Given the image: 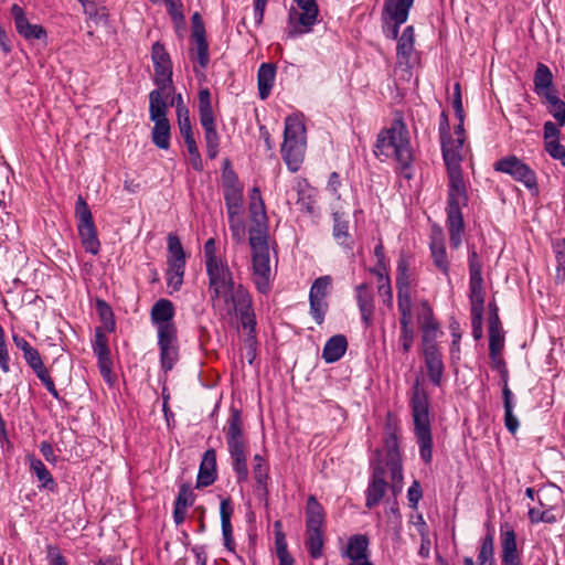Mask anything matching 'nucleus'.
I'll use <instances>...</instances> for the list:
<instances>
[{
  "instance_id": "1",
  "label": "nucleus",
  "mask_w": 565,
  "mask_h": 565,
  "mask_svg": "<svg viewBox=\"0 0 565 565\" xmlns=\"http://www.w3.org/2000/svg\"><path fill=\"white\" fill-rule=\"evenodd\" d=\"M204 262L212 306L222 317H239L244 329L254 331L256 321L247 289L234 280L227 260L216 253L214 238L204 244Z\"/></svg>"
},
{
  "instance_id": "2",
  "label": "nucleus",
  "mask_w": 565,
  "mask_h": 565,
  "mask_svg": "<svg viewBox=\"0 0 565 565\" xmlns=\"http://www.w3.org/2000/svg\"><path fill=\"white\" fill-rule=\"evenodd\" d=\"M374 153L379 158H394L396 171L407 180L413 178L414 153L408 129L402 120H394L377 135Z\"/></svg>"
},
{
  "instance_id": "3",
  "label": "nucleus",
  "mask_w": 565,
  "mask_h": 565,
  "mask_svg": "<svg viewBox=\"0 0 565 565\" xmlns=\"http://www.w3.org/2000/svg\"><path fill=\"white\" fill-rule=\"evenodd\" d=\"M224 431L236 479L238 482H245L248 479L247 440L243 433L241 413L237 409L232 411Z\"/></svg>"
},
{
  "instance_id": "4",
  "label": "nucleus",
  "mask_w": 565,
  "mask_h": 565,
  "mask_svg": "<svg viewBox=\"0 0 565 565\" xmlns=\"http://www.w3.org/2000/svg\"><path fill=\"white\" fill-rule=\"evenodd\" d=\"M306 128L298 116H288L285 120L282 158L291 172H297L306 152Z\"/></svg>"
},
{
  "instance_id": "5",
  "label": "nucleus",
  "mask_w": 565,
  "mask_h": 565,
  "mask_svg": "<svg viewBox=\"0 0 565 565\" xmlns=\"http://www.w3.org/2000/svg\"><path fill=\"white\" fill-rule=\"evenodd\" d=\"M414 428L419 445L420 458L426 462L431 460L433 437L429 419V403L424 391L416 390L412 398Z\"/></svg>"
},
{
  "instance_id": "6",
  "label": "nucleus",
  "mask_w": 565,
  "mask_h": 565,
  "mask_svg": "<svg viewBox=\"0 0 565 565\" xmlns=\"http://www.w3.org/2000/svg\"><path fill=\"white\" fill-rule=\"evenodd\" d=\"M249 245L252 248L253 281L259 292L266 294L269 291L273 281L266 235L262 231L256 234L250 233Z\"/></svg>"
},
{
  "instance_id": "7",
  "label": "nucleus",
  "mask_w": 565,
  "mask_h": 565,
  "mask_svg": "<svg viewBox=\"0 0 565 565\" xmlns=\"http://www.w3.org/2000/svg\"><path fill=\"white\" fill-rule=\"evenodd\" d=\"M384 449L385 459L384 462H380L388 470L392 481V490L394 492L401 491L403 470L399 454L398 427L390 416L385 425Z\"/></svg>"
},
{
  "instance_id": "8",
  "label": "nucleus",
  "mask_w": 565,
  "mask_h": 565,
  "mask_svg": "<svg viewBox=\"0 0 565 565\" xmlns=\"http://www.w3.org/2000/svg\"><path fill=\"white\" fill-rule=\"evenodd\" d=\"M199 115L200 124L204 130L206 154L210 159H215L218 153L220 135L216 131L212 97L207 88L199 90Z\"/></svg>"
},
{
  "instance_id": "9",
  "label": "nucleus",
  "mask_w": 565,
  "mask_h": 565,
  "mask_svg": "<svg viewBox=\"0 0 565 565\" xmlns=\"http://www.w3.org/2000/svg\"><path fill=\"white\" fill-rule=\"evenodd\" d=\"M416 286L409 260L401 256L397 262L396 289L398 309H413V295Z\"/></svg>"
},
{
  "instance_id": "10",
  "label": "nucleus",
  "mask_w": 565,
  "mask_h": 565,
  "mask_svg": "<svg viewBox=\"0 0 565 565\" xmlns=\"http://www.w3.org/2000/svg\"><path fill=\"white\" fill-rule=\"evenodd\" d=\"M494 170L511 175L515 181L523 183L527 189H536L535 172L521 159L509 156L494 163Z\"/></svg>"
},
{
  "instance_id": "11",
  "label": "nucleus",
  "mask_w": 565,
  "mask_h": 565,
  "mask_svg": "<svg viewBox=\"0 0 565 565\" xmlns=\"http://www.w3.org/2000/svg\"><path fill=\"white\" fill-rule=\"evenodd\" d=\"M331 285L332 278L330 276H321L313 281L310 288V313L319 324H321L324 319L328 308L326 298L330 294Z\"/></svg>"
},
{
  "instance_id": "12",
  "label": "nucleus",
  "mask_w": 565,
  "mask_h": 565,
  "mask_svg": "<svg viewBox=\"0 0 565 565\" xmlns=\"http://www.w3.org/2000/svg\"><path fill=\"white\" fill-rule=\"evenodd\" d=\"M151 60L154 68V84L157 86L173 87L172 62L166 47L156 42L151 49Z\"/></svg>"
},
{
  "instance_id": "13",
  "label": "nucleus",
  "mask_w": 565,
  "mask_h": 565,
  "mask_svg": "<svg viewBox=\"0 0 565 565\" xmlns=\"http://www.w3.org/2000/svg\"><path fill=\"white\" fill-rule=\"evenodd\" d=\"M300 12H291L290 21L297 20L301 28L292 25L288 30L289 38H296L300 34L309 32L316 23L318 17V6L315 0H295Z\"/></svg>"
},
{
  "instance_id": "14",
  "label": "nucleus",
  "mask_w": 565,
  "mask_h": 565,
  "mask_svg": "<svg viewBox=\"0 0 565 565\" xmlns=\"http://www.w3.org/2000/svg\"><path fill=\"white\" fill-rule=\"evenodd\" d=\"M418 323L422 329V351L439 350L437 339L443 332L426 302L423 303V312L418 317Z\"/></svg>"
},
{
  "instance_id": "15",
  "label": "nucleus",
  "mask_w": 565,
  "mask_h": 565,
  "mask_svg": "<svg viewBox=\"0 0 565 565\" xmlns=\"http://www.w3.org/2000/svg\"><path fill=\"white\" fill-rule=\"evenodd\" d=\"M93 351L97 356L98 369L103 379L108 383H114L113 375V361L110 359V350L108 347V340L102 328L95 329V337L93 341Z\"/></svg>"
},
{
  "instance_id": "16",
  "label": "nucleus",
  "mask_w": 565,
  "mask_h": 565,
  "mask_svg": "<svg viewBox=\"0 0 565 565\" xmlns=\"http://www.w3.org/2000/svg\"><path fill=\"white\" fill-rule=\"evenodd\" d=\"M174 307L168 299L158 300L151 308V322L157 328V334L177 332L173 322Z\"/></svg>"
},
{
  "instance_id": "17",
  "label": "nucleus",
  "mask_w": 565,
  "mask_h": 565,
  "mask_svg": "<svg viewBox=\"0 0 565 565\" xmlns=\"http://www.w3.org/2000/svg\"><path fill=\"white\" fill-rule=\"evenodd\" d=\"M449 193L448 214H461V206L467 204L468 198L461 170L448 171Z\"/></svg>"
},
{
  "instance_id": "18",
  "label": "nucleus",
  "mask_w": 565,
  "mask_h": 565,
  "mask_svg": "<svg viewBox=\"0 0 565 565\" xmlns=\"http://www.w3.org/2000/svg\"><path fill=\"white\" fill-rule=\"evenodd\" d=\"M369 539L364 534H354L349 537L342 557L351 561L349 565H373L369 561Z\"/></svg>"
},
{
  "instance_id": "19",
  "label": "nucleus",
  "mask_w": 565,
  "mask_h": 565,
  "mask_svg": "<svg viewBox=\"0 0 565 565\" xmlns=\"http://www.w3.org/2000/svg\"><path fill=\"white\" fill-rule=\"evenodd\" d=\"M158 347L160 351L161 369L167 373L171 371L179 361L178 334H158Z\"/></svg>"
},
{
  "instance_id": "20",
  "label": "nucleus",
  "mask_w": 565,
  "mask_h": 565,
  "mask_svg": "<svg viewBox=\"0 0 565 565\" xmlns=\"http://www.w3.org/2000/svg\"><path fill=\"white\" fill-rule=\"evenodd\" d=\"M11 15L14 20L17 32L28 41L46 39V31L40 24H31L23 9L14 3L11 7Z\"/></svg>"
},
{
  "instance_id": "21",
  "label": "nucleus",
  "mask_w": 565,
  "mask_h": 565,
  "mask_svg": "<svg viewBox=\"0 0 565 565\" xmlns=\"http://www.w3.org/2000/svg\"><path fill=\"white\" fill-rule=\"evenodd\" d=\"M173 87L157 86L149 94V116L151 121L164 120L168 113V99L171 97Z\"/></svg>"
},
{
  "instance_id": "22",
  "label": "nucleus",
  "mask_w": 565,
  "mask_h": 565,
  "mask_svg": "<svg viewBox=\"0 0 565 565\" xmlns=\"http://www.w3.org/2000/svg\"><path fill=\"white\" fill-rule=\"evenodd\" d=\"M355 299L365 328L371 327L373 324V315L375 310L372 287L366 282L358 285L355 287Z\"/></svg>"
},
{
  "instance_id": "23",
  "label": "nucleus",
  "mask_w": 565,
  "mask_h": 565,
  "mask_svg": "<svg viewBox=\"0 0 565 565\" xmlns=\"http://www.w3.org/2000/svg\"><path fill=\"white\" fill-rule=\"evenodd\" d=\"M386 472H388L387 468L384 467L381 462H377V465L374 467L372 481L366 492V507L370 509L377 505L384 497L387 486L385 481Z\"/></svg>"
},
{
  "instance_id": "24",
  "label": "nucleus",
  "mask_w": 565,
  "mask_h": 565,
  "mask_svg": "<svg viewBox=\"0 0 565 565\" xmlns=\"http://www.w3.org/2000/svg\"><path fill=\"white\" fill-rule=\"evenodd\" d=\"M463 141V137L456 139L449 137L441 140L443 157L448 171L460 170Z\"/></svg>"
},
{
  "instance_id": "25",
  "label": "nucleus",
  "mask_w": 565,
  "mask_h": 565,
  "mask_svg": "<svg viewBox=\"0 0 565 565\" xmlns=\"http://www.w3.org/2000/svg\"><path fill=\"white\" fill-rule=\"evenodd\" d=\"M306 515V532L324 531V511L313 495L307 500Z\"/></svg>"
},
{
  "instance_id": "26",
  "label": "nucleus",
  "mask_w": 565,
  "mask_h": 565,
  "mask_svg": "<svg viewBox=\"0 0 565 565\" xmlns=\"http://www.w3.org/2000/svg\"><path fill=\"white\" fill-rule=\"evenodd\" d=\"M216 479V452L214 449H207L202 458L199 473L198 487H207Z\"/></svg>"
},
{
  "instance_id": "27",
  "label": "nucleus",
  "mask_w": 565,
  "mask_h": 565,
  "mask_svg": "<svg viewBox=\"0 0 565 565\" xmlns=\"http://www.w3.org/2000/svg\"><path fill=\"white\" fill-rule=\"evenodd\" d=\"M333 217V228L332 235L333 238L338 242L339 245L352 249L353 242L349 234V217L344 212L334 211L332 213Z\"/></svg>"
},
{
  "instance_id": "28",
  "label": "nucleus",
  "mask_w": 565,
  "mask_h": 565,
  "mask_svg": "<svg viewBox=\"0 0 565 565\" xmlns=\"http://www.w3.org/2000/svg\"><path fill=\"white\" fill-rule=\"evenodd\" d=\"M469 299L471 305V319L475 324L481 323L484 310L483 280L469 281Z\"/></svg>"
},
{
  "instance_id": "29",
  "label": "nucleus",
  "mask_w": 565,
  "mask_h": 565,
  "mask_svg": "<svg viewBox=\"0 0 565 565\" xmlns=\"http://www.w3.org/2000/svg\"><path fill=\"white\" fill-rule=\"evenodd\" d=\"M504 345V337L501 331V327L498 320V316L494 315L490 319L489 323V351L490 358L498 364L501 363L500 353Z\"/></svg>"
},
{
  "instance_id": "30",
  "label": "nucleus",
  "mask_w": 565,
  "mask_h": 565,
  "mask_svg": "<svg viewBox=\"0 0 565 565\" xmlns=\"http://www.w3.org/2000/svg\"><path fill=\"white\" fill-rule=\"evenodd\" d=\"M194 47L192 49V58L198 61L202 68H205L210 62L209 44L205 39L203 25L195 26L192 31Z\"/></svg>"
},
{
  "instance_id": "31",
  "label": "nucleus",
  "mask_w": 565,
  "mask_h": 565,
  "mask_svg": "<svg viewBox=\"0 0 565 565\" xmlns=\"http://www.w3.org/2000/svg\"><path fill=\"white\" fill-rule=\"evenodd\" d=\"M348 349V341L343 334L332 335L324 344L322 358L327 363L339 361Z\"/></svg>"
},
{
  "instance_id": "32",
  "label": "nucleus",
  "mask_w": 565,
  "mask_h": 565,
  "mask_svg": "<svg viewBox=\"0 0 565 565\" xmlns=\"http://www.w3.org/2000/svg\"><path fill=\"white\" fill-rule=\"evenodd\" d=\"M233 513V508L231 505V501L228 499H224L220 504V514H221V524H222V534L224 546L230 551L234 552L235 543L232 533V524L231 516Z\"/></svg>"
},
{
  "instance_id": "33",
  "label": "nucleus",
  "mask_w": 565,
  "mask_h": 565,
  "mask_svg": "<svg viewBox=\"0 0 565 565\" xmlns=\"http://www.w3.org/2000/svg\"><path fill=\"white\" fill-rule=\"evenodd\" d=\"M427 374L431 383L436 386L441 384L444 373V362L439 350L423 352Z\"/></svg>"
},
{
  "instance_id": "34",
  "label": "nucleus",
  "mask_w": 565,
  "mask_h": 565,
  "mask_svg": "<svg viewBox=\"0 0 565 565\" xmlns=\"http://www.w3.org/2000/svg\"><path fill=\"white\" fill-rule=\"evenodd\" d=\"M399 311V344L404 353H407L414 341V329L412 328L413 309H398Z\"/></svg>"
},
{
  "instance_id": "35",
  "label": "nucleus",
  "mask_w": 565,
  "mask_h": 565,
  "mask_svg": "<svg viewBox=\"0 0 565 565\" xmlns=\"http://www.w3.org/2000/svg\"><path fill=\"white\" fill-rule=\"evenodd\" d=\"M414 0H385L384 9L396 24H403L408 18Z\"/></svg>"
},
{
  "instance_id": "36",
  "label": "nucleus",
  "mask_w": 565,
  "mask_h": 565,
  "mask_svg": "<svg viewBox=\"0 0 565 565\" xmlns=\"http://www.w3.org/2000/svg\"><path fill=\"white\" fill-rule=\"evenodd\" d=\"M276 76V67L271 63H263L258 70V92L262 99H266L273 88Z\"/></svg>"
},
{
  "instance_id": "37",
  "label": "nucleus",
  "mask_w": 565,
  "mask_h": 565,
  "mask_svg": "<svg viewBox=\"0 0 565 565\" xmlns=\"http://www.w3.org/2000/svg\"><path fill=\"white\" fill-rule=\"evenodd\" d=\"M249 214L250 220L257 226H264L266 224V211L265 204L260 194V190L257 186H254L249 194Z\"/></svg>"
},
{
  "instance_id": "38",
  "label": "nucleus",
  "mask_w": 565,
  "mask_h": 565,
  "mask_svg": "<svg viewBox=\"0 0 565 565\" xmlns=\"http://www.w3.org/2000/svg\"><path fill=\"white\" fill-rule=\"evenodd\" d=\"M77 231L85 250L93 255L98 254L100 243L95 224H77Z\"/></svg>"
},
{
  "instance_id": "39",
  "label": "nucleus",
  "mask_w": 565,
  "mask_h": 565,
  "mask_svg": "<svg viewBox=\"0 0 565 565\" xmlns=\"http://www.w3.org/2000/svg\"><path fill=\"white\" fill-rule=\"evenodd\" d=\"M415 43L414 28L408 25L404 29L402 35L397 41V60L399 63H407L413 51Z\"/></svg>"
},
{
  "instance_id": "40",
  "label": "nucleus",
  "mask_w": 565,
  "mask_h": 565,
  "mask_svg": "<svg viewBox=\"0 0 565 565\" xmlns=\"http://www.w3.org/2000/svg\"><path fill=\"white\" fill-rule=\"evenodd\" d=\"M501 547H502L501 564L502 563L512 564L513 562L520 561L518 550H516V537H515V533L513 530L502 532Z\"/></svg>"
},
{
  "instance_id": "41",
  "label": "nucleus",
  "mask_w": 565,
  "mask_h": 565,
  "mask_svg": "<svg viewBox=\"0 0 565 565\" xmlns=\"http://www.w3.org/2000/svg\"><path fill=\"white\" fill-rule=\"evenodd\" d=\"M168 266L185 267V253L179 237L172 233L168 235Z\"/></svg>"
},
{
  "instance_id": "42",
  "label": "nucleus",
  "mask_w": 565,
  "mask_h": 565,
  "mask_svg": "<svg viewBox=\"0 0 565 565\" xmlns=\"http://www.w3.org/2000/svg\"><path fill=\"white\" fill-rule=\"evenodd\" d=\"M534 87L537 94L543 95L545 92H553V74L551 70L543 63H539L533 78Z\"/></svg>"
},
{
  "instance_id": "43",
  "label": "nucleus",
  "mask_w": 565,
  "mask_h": 565,
  "mask_svg": "<svg viewBox=\"0 0 565 565\" xmlns=\"http://www.w3.org/2000/svg\"><path fill=\"white\" fill-rule=\"evenodd\" d=\"M430 252L434 265L445 275L449 276V260L445 244L441 239H433Z\"/></svg>"
},
{
  "instance_id": "44",
  "label": "nucleus",
  "mask_w": 565,
  "mask_h": 565,
  "mask_svg": "<svg viewBox=\"0 0 565 565\" xmlns=\"http://www.w3.org/2000/svg\"><path fill=\"white\" fill-rule=\"evenodd\" d=\"M151 137L152 142L160 149H169L170 147V122L168 119L153 121Z\"/></svg>"
},
{
  "instance_id": "45",
  "label": "nucleus",
  "mask_w": 565,
  "mask_h": 565,
  "mask_svg": "<svg viewBox=\"0 0 565 565\" xmlns=\"http://www.w3.org/2000/svg\"><path fill=\"white\" fill-rule=\"evenodd\" d=\"M31 470L35 473L40 488L54 490L55 481L44 463L38 458H30Z\"/></svg>"
},
{
  "instance_id": "46",
  "label": "nucleus",
  "mask_w": 565,
  "mask_h": 565,
  "mask_svg": "<svg viewBox=\"0 0 565 565\" xmlns=\"http://www.w3.org/2000/svg\"><path fill=\"white\" fill-rule=\"evenodd\" d=\"M447 225L450 245L454 248H458L461 245V235L463 230L462 214H448Z\"/></svg>"
},
{
  "instance_id": "47",
  "label": "nucleus",
  "mask_w": 565,
  "mask_h": 565,
  "mask_svg": "<svg viewBox=\"0 0 565 565\" xmlns=\"http://www.w3.org/2000/svg\"><path fill=\"white\" fill-rule=\"evenodd\" d=\"M478 565H495L494 559V536L488 533L481 543L480 551L477 557Z\"/></svg>"
},
{
  "instance_id": "48",
  "label": "nucleus",
  "mask_w": 565,
  "mask_h": 565,
  "mask_svg": "<svg viewBox=\"0 0 565 565\" xmlns=\"http://www.w3.org/2000/svg\"><path fill=\"white\" fill-rule=\"evenodd\" d=\"M324 531L306 532V547L312 558L323 554Z\"/></svg>"
},
{
  "instance_id": "49",
  "label": "nucleus",
  "mask_w": 565,
  "mask_h": 565,
  "mask_svg": "<svg viewBox=\"0 0 565 565\" xmlns=\"http://www.w3.org/2000/svg\"><path fill=\"white\" fill-rule=\"evenodd\" d=\"M225 204L243 203V186L234 177L224 183Z\"/></svg>"
},
{
  "instance_id": "50",
  "label": "nucleus",
  "mask_w": 565,
  "mask_h": 565,
  "mask_svg": "<svg viewBox=\"0 0 565 565\" xmlns=\"http://www.w3.org/2000/svg\"><path fill=\"white\" fill-rule=\"evenodd\" d=\"M544 97L548 103V111L561 126L565 125V103L554 92H545Z\"/></svg>"
},
{
  "instance_id": "51",
  "label": "nucleus",
  "mask_w": 565,
  "mask_h": 565,
  "mask_svg": "<svg viewBox=\"0 0 565 565\" xmlns=\"http://www.w3.org/2000/svg\"><path fill=\"white\" fill-rule=\"evenodd\" d=\"M254 462H255L254 467H253L254 479L259 487H263L266 490V484H267V479H268V466L260 455L254 456Z\"/></svg>"
},
{
  "instance_id": "52",
  "label": "nucleus",
  "mask_w": 565,
  "mask_h": 565,
  "mask_svg": "<svg viewBox=\"0 0 565 565\" xmlns=\"http://www.w3.org/2000/svg\"><path fill=\"white\" fill-rule=\"evenodd\" d=\"M177 116L180 134L182 138L193 136L192 126L189 116V109L181 103L177 106Z\"/></svg>"
},
{
  "instance_id": "53",
  "label": "nucleus",
  "mask_w": 565,
  "mask_h": 565,
  "mask_svg": "<svg viewBox=\"0 0 565 565\" xmlns=\"http://www.w3.org/2000/svg\"><path fill=\"white\" fill-rule=\"evenodd\" d=\"M417 529H418V532L422 537V543H420L418 554L420 557L427 558L430 553V539H429L427 525L422 516H419V522L417 524Z\"/></svg>"
},
{
  "instance_id": "54",
  "label": "nucleus",
  "mask_w": 565,
  "mask_h": 565,
  "mask_svg": "<svg viewBox=\"0 0 565 565\" xmlns=\"http://www.w3.org/2000/svg\"><path fill=\"white\" fill-rule=\"evenodd\" d=\"M75 216L78 220V224L94 223L89 206L81 195L76 200Z\"/></svg>"
},
{
  "instance_id": "55",
  "label": "nucleus",
  "mask_w": 565,
  "mask_h": 565,
  "mask_svg": "<svg viewBox=\"0 0 565 565\" xmlns=\"http://www.w3.org/2000/svg\"><path fill=\"white\" fill-rule=\"evenodd\" d=\"M185 267H170L167 270V282L173 291H178L183 282Z\"/></svg>"
},
{
  "instance_id": "56",
  "label": "nucleus",
  "mask_w": 565,
  "mask_h": 565,
  "mask_svg": "<svg viewBox=\"0 0 565 565\" xmlns=\"http://www.w3.org/2000/svg\"><path fill=\"white\" fill-rule=\"evenodd\" d=\"M97 310L105 329L109 332L113 331L115 329V320L110 307L104 300H98Z\"/></svg>"
},
{
  "instance_id": "57",
  "label": "nucleus",
  "mask_w": 565,
  "mask_h": 565,
  "mask_svg": "<svg viewBox=\"0 0 565 565\" xmlns=\"http://www.w3.org/2000/svg\"><path fill=\"white\" fill-rule=\"evenodd\" d=\"M483 280L482 278V263L478 254L472 250L469 254V281Z\"/></svg>"
},
{
  "instance_id": "58",
  "label": "nucleus",
  "mask_w": 565,
  "mask_h": 565,
  "mask_svg": "<svg viewBox=\"0 0 565 565\" xmlns=\"http://www.w3.org/2000/svg\"><path fill=\"white\" fill-rule=\"evenodd\" d=\"M193 502H194V494H193L191 488L186 484H182L180 487L174 505L188 509L189 507H191L193 504Z\"/></svg>"
},
{
  "instance_id": "59",
  "label": "nucleus",
  "mask_w": 565,
  "mask_h": 565,
  "mask_svg": "<svg viewBox=\"0 0 565 565\" xmlns=\"http://www.w3.org/2000/svg\"><path fill=\"white\" fill-rule=\"evenodd\" d=\"M545 150L553 159L559 160L562 166L565 167V148L558 140L546 141Z\"/></svg>"
},
{
  "instance_id": "60",
  "label": "nucleus",
  "mask_w": 565,
  "mask_h": 565,
  "mask_svg": "<svg viewBox=\"0 0 565 565\" xmlns=\"http://www.w3.org/2000/svg\"><path fill=\"white\" fill-rule=\"evenodd\" d=\"M34 373L36 374L39 380L44 384V386L50 392V394L54 398H58V392L55 388V384H54L52 377L50 376L49 371L46 370V367L43 365L40 369L35 370Z\"/></svg>"
},
{
  "instance_id": "61",
  "label": "nucleus",
  "mask_w": 565,
  "mask_h": 565,
  "mask_svg": "<svg viewBox=\"0 0 565 565\" xmlns=\"http://www.w3.org/2000/svg\"><path fill=\"white\" fill-rule=\"evenodd\" d=\"M230 230L232 232L233 239L241 243L245 236V222L244 218H231L228 220Z\"/></svg>"
},
{
  "instance_id": "62",
  "label": "nucleus",
  "mask_w": 565,
  "mask_h": 565,
  "mask_svg": "<svg viewBox=\"0 0 565 565\" xmlns=\"http://www.w3.org/2000/svg\"><path fill=\"white\" fill-rule=\"evenodd\" d=\"M0 367L4 373L10 372V358L4 341V331L0 326Z\"/></svg>"
},
{
  "instance_id": "63",
  "label": "nucleus",
  "mask_w": 565,
  "mask_h": 565,
  "mask_svg": "<svg viewBox=\"0 0 565 565\" xmlns=\"http://www.w3.org/2000/svg\"><path fill=\"white\" fill-rule=\"evenodd\" d=\"M275 545L278 559L291 557L290 554L288 553L285 534L280 530L276 531Z\"/></svg>"
},
{
  "instance_id": "64",
  "label": "nucleus",
  "mask_w": 565,
  "mask_h": 565,
  "mask_svg": "<svg viewBox=\"0 0 565 565\" xmlns=\"http://www.w3.org/2000/svg\"><path fill=\"white\" fill-rule=\"evenodd\" d=\"M23 358H24L25 362L28 363V365L33 371H35L44 365L39 351L34 348H32L29 351L26 350V352L23 353Z\"/></svg>"
}]
</instances>
